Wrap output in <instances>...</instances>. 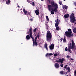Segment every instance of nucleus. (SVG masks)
Returning a JSON list of instances; mask_svg holds the SVG:
<instances>
[{
  "mask_svg": "<svg viewBox=\"0 0 76 76\" xmlns=\"http://www.w3.org/2000/svg\"><path fill=\"white\" fill-rule=\"evenodd\" d=\"M35 13L36 15H39V11L37 10H36L35 11Z\"/></svg>",
  "mask_w": 76,
  "mask_h": 76,
  "instance_id": "17",
  "label": "nucleus"
},
{
  "mask_svg": "<svg viewBox=\"0 0 76 76\" xmlns=\"http://www.w3.org/2000/svg\"><path fill=\"white\" fill-rule=\"evenodd\" d=\"M30 20L31 21H32V19H30Z\"/></svg>",
  "mask_w": 76,
  "mask_h": 76,
  "instance_id": "44",
  "label": "nucleus"
},
{
  "mask_svg": "<svg viewBox=\"0 0 76 76\" xmlns=\"http://www.w3.org/2000/svg\"><path fill=\"white\" fill-rule=\"evenodd\" d=\"M64 58H62V59L61 58H59V61L58 60H57L56 61V62L57 63H61V64L60 65V66L61 67H63V65L62 64L63 63V61H64V60H65Z\"/></svg>",
  "mask_w": 76,
  "mask_h": 76,
  "instance_id": "6",
  "label": "nucleus"
},
{
  "mask_svg": "<svg viewBox=\"0 0 76 76\" xmlns=\"http://www.w3.org/2000/svg\"><path fill=\"white\" fill-rule=\"evenodd\" d=\"M21 12L22 13V11H21Z\"/></svg>",
  "mask_w": 76,
  "mask_h": 76,
  "instance_id": "56",
  "label": "nucleus"
},
{
  "mask_svg": "<svg viewBox=\"0 0 76 76\" xmlns=\"http://www.w3.org/2000/svg\"><path fill=\"white\" fill-rule=\"evenodd\" d=\"M44 0H41V1H44Z\"/></svg>",
  "mask_w": 76,
  "mask_h": 76,
  "instance_id": "51",
  "label": "nucleus"
},
{
  "mask_svg": "<svg viewBox=\"0 0 76 76\" xmlns=\"http://www.w3.org/2000/svg\"><path fill=\"white\" fill-rule=\"evenodd\" d=\"M33 46L34 47V45L37 46L38 45V43L37 42H34V41L33 42Z\"/></svg>",
  "mask_w": 76,
  "mask_h": 76,
  "instance_id": "15",
  "label": "nucleus"
},
{
  "mask_svg": "<svg viewBox=\"0 0 76 76\" xmlns=\"http://www.w3.org/2000/svg\"><path fill=\"white\" fill-rule=\"evenodd\" d=\"M63 38H61L60 39V40L61 41H63Z\"/></svg>",
  "mask_w": 76,
  "mask_h": 76,
  "instance_id": "37",
  "label": "nucleus"
},
{
  "mask_svg": "<svg viewBox=\"0 0 76 76\" xmlns=\"http://www.w3.org/2000/svg\"><path fill=\"white\" fill-rule=\"evenodd\" d=\"M47 44L46 43L45 45H44V46L45 47V48L48 51V48H47Z\"/></svg>",
  "mask_w": 76,
  "mask_h": 76,
  "instance_id": "20",
  "label": "nucleus"
},
{
  "mask_svg": "<svg viewBox=\"0 0 76 76\" xmlns=\"http://www.w3.org/2000/svg\"><path fill=\"white\" fill-rule=\"evenodd\" d=\"M27 34H29V31H28Z\"/></svg>",
  "mask_w": 76,
  "mask_h": 76,
  "instance_id": "46",
  "label": "nucleus"
},
{
  "mask_svg": "<svg viewBox=\"0 0 76 76\" xmlns=\"http://www.w3.org/2000/svg\"><path fill=\"white\" fill-rule=\"evenodd\" d=\"M64 1H66V0H63Z\"/></svg>",
  "mask_w": 76,
  "mask_h": 76,
  "instance_id": "54",
  "label": "nucleus"
},
{
  "mask_svg": "<svg viewBox=\"0 0 76 76\" xmlns=\"http://www.w3.org/2000/svg\"><path fill=\"white\" fill-rule=\"evenodd\" d=\"M68 50V48H67V47H66V48H65V50L66 51H67V50Z\"/></svg>",
  "mask_w": 76,
  "mask_h": 76,
  "instance_id": "34",
  "label": "nucleus"
},
{
  "mask_svg": "<svg viewBox=\"0 0 76 76\" xmlns=\"http://www.w3.org/2000/svg\"><path fill=\"white\" fill-rule=\"evenodd\" d=\"M60 73L61 75H64V74H65V72L63 71H61L60 72Z\"/></svg>",
  "mask_w": 76,
  "mask_h": 76,
  "instance_id": "19",
  "label": "nucleus"
},
{
  "mask_svg": "<svg viewBox=\"0 0 76 76\" xmlns=\"http://www.w3.org/2000/svg\"><path fill=\"white\" fill-rule=\"evenodd\" d=\"M69 17V14H65L64 15V18H67Z\"/></svg>",
  "mask_w": 76,
  "mask_h": 76,
  "instance_id": "16",
  "label": "nucleus"
},
{
  "mask_svg": "<svg viewBox=\"0 0 76 76\" xmlns=\"http://www.w3.org/2000/svg\"><path fill=\"white\" fill-rule=\"evenodd\" d=\"M69 17L70 19V20L71 22V23H74L76 21V19L75 18V16H74V14L73 13L71 14Z\"/></svg>",
  "mask_w": 76,
  "mask_h": 76,
  "instance_id": "5",
  "label": "nucleus"
},
{
  "mask_svg": "<svg viewBox=\"0 0 76 76\" xmlns=\"http://www.w3.org/2000/svg\"><path fill=\"white\" fill-rule=\"evenodd\" d=\"M10 31H13V30H12L11 29H10Z\"/></svg>",
  "mask_w": 76,
  "mask_h": 76,
  "instance_id": "50",
  "label": "nucleus"
},
{
  "mask_svg": "<svg viewBox=\"0 0 76 76\" xmlns=\"http://www.w3.org/2000/svg\"><path fill=\"white\" fill-rule=\"evenodd\" d=\"M37 28H34V29L33 30V32H34L35 33H36V31H37Z\"/></svg>",
  "mask_w": 76,
  "mask_h": 76,
  "instance_id": "27",
  "label": "nucleus"
},
{
  "mask_svg": "<svg viewBox=\"0 0 76 76\" xmlns=\"http://www.w3.org/2000/svg\"><path fill=\"white\" fill-rule=\"evenodd\" d=\"M46 29H47V30H48V26L46 24Z\"/></svg>",
  "mask_w": 76,
  "mask_h": 76,
  "instance_id": "28",
  "label": "nucleus"
},
{
  "mask_svg": "<svg viewBox=\"0 0 76 76\" xmlns=\"http://www.w3.org/2000/svg\"><path fill=\"white\" fill-rule=\"evenodd\" d=\"M74 75H76V70H75V72H74Z\"/></svg>",
  "mask_w": 76,
  "mask_h": 76,
  "instance_id": "39",
  "label": "nucleus"
},
{
  "mask_svg": "<svg viewBox=\"0 0 76 76\" xmlns=\"http://www.w3.org/2000/svg\"><path fill=\"white\" fill-rule=\"evenodd\" d=\"M66 70H68V72L69 73H70V67H68L67 69Z\"/></svg>",
  "mask_w": 76,
  "mask_h": 76,
  "instance_id": "23",
  "label": "nucleus"
},
{
  "mask_svg": "<svg viewBox=\"0 0 76 76\" xmlns=\"http://www.w3.org/2000/svg\"><path fill=\"white\" fill-rule=\"evenodd\" d=\"M67 65H66L64 67V69H66L67 68Z\"/></svg>",
  "mask_w": 76,
  "mask_h": 76,
  "instance_id": "36",
  "label": "nucleus"
},
{
  "mask_svg": "<svg viewBox=\"0 0 76 76\" xmlns=\"http://www.w3.org/2000/svg\"><path fill=\"white\" fill-rule=\"evenodd\" d=\"M53 54L52 53H47L46 54L45 56L46 57H50V56H53Z\"/></svg>",
  "mask_w": 76,
  "mask_h": 76,
  "instance_id": "11",
  "label": "nucleus"
},
{
  "mask_svg": "<svg viewBox=\"0 0 76 76\" xmlns=\"http://www.w3.org/2000/svg\"><path fill=\"white\" fill-rule=\"evenodd\" d=\"M52 38V34L50 31L48 30L46 34V40L48 42H50L51 41Z\"/></svg>",
  "mask_w": 76,
  "mask_h": 76,
  "instance_id": "3",
  "label": "nucleus"
},
{
  "mask_svg": "<svg viewBox=\"0 0 76 76\" xmlns=\"http://www.w3.org/2000/svg\"><path fill=\"white\" fill-rule=\"evenodd\" d=\"M63 41L64 42H66V37L65 36H64V38L63 40Z\"/></svg>",
  "mask_w": 76,
  "mask_h": 76,
  "instance_id": "21",
  "label": "nucleus"
},
{
  "mask_svg": "<svg viewBox=\"0 0 76 76\" xmlns=\"http://www.w3.org/2000/svg\"><path fill=\"white\" fill-rule=\"evenodd\" d=\"M75 53H76V52H75Z\"/></svg>",
  "mask_w": 76,
  "mask_h": 76,
  "instance_id": "57",
  "label": "nucleus"
},
{
  "mask_svg": "<svg viewBox=\"0 0 76 76\" xmlns=\"http://www.w3.org/2000/svg\"><path fill=\"white\" fill-rule=\"evenodd\" d=\"M74 4L75 6H76V2H75L74 3Z\"/></svg>",
  "mask_w": 76,
  "mask_h": 76,
  "instance_id": "40",
  "label": "nucleus"
},
{
  "mask_svg": "<svg viewBox=\"0 0 76 76\" xmlns=\"http://www.w3.org/2000/svg\"><path fill=\"white\" fill-rule=\"evenodd\" d=\"M19 70H21V69L20 68L19 69Z\"/></svg>",
  "mask_w": 76,
  "mask_h": 76,
  "instance_id": "47",
  "label": "nucleus"
},
{
  "mask_svg": "<svg viewBox=\"0 0 76 76\" xmlns=\"http://www.w3.org/2000/svg\"><path fill=\"white\" fill-rule=\"evenodd\" d=\"M46 19L47 20H49V18H48V16H46Z\"/></svg>",
  "mask_w": 76,
  "mask_h": 76,
  "instance_id": "30",
  "label": "nucleus"
},
{
  "mask_svg": "<svg viewBox=\"0 0 76 76\" xmlns=\"http://www.w3.org/2000/svg\"><path fill=\"white\" fill-rule=\"evenodd\" d=\"M55 66L56 69H58L60 67V65L58 63H56L55 64Z\"/></svg>",
  "mask_w": 76,
  "mask_h": 76,
  "instance_id": "9",
  "label": "nucleus"
},
{
  "mask_svg": "<svg viewBox=\"0 0 76 76\" xmlns=\"http://www.w3.org/2000/svg\"><path fill=\"white\" fill-rule=\"evenodd\" d=\"M71 42L72 43H70L68 44V49L67 50V51H68L69 53H71V50L70 49L73 50L74 49L76 48V45L74 42V41L72 40Z\"/></svg>",
  "mask_w": 76,
  "mask_h": 76,
  "instance_id": "2",
  "label": "nucleus"
},
{
  "mask_svg": "<svg viewBox=\"0 0 76 76\" xmlns=\"http://www.w3.org/2000/svg\"><path fill=\"white\" fill-rule=\"evenodd\" d=\"M54 44H52L50 46H49L50 50H53L54 49Z\"/></svg>",
  "mask_w": 76,
  "mask_h": 76,
  "instance_id": "8",
  "label": "nucleus"
},
{
  "mask_svg": "<svg viewBox=\"0 0 76 76\" xmlns=\"http://www.w3.org/2000/svg\"><path fill=\"white\" fill-rule=\"evenodd\" d=\"M29 32H30L29 35H31L32 34V28H30L29 29Z\"/></svg>",
  "mask_w": 76,
  "mask_h": 76,
  "instance_id": "10",
  "label": "nucleus"
},
{
  "mask_svg": "<svg viewBox=\"0 0 76 76\" xmlns=\"http://www.w3.org/2000/svg\"><path fill=\"white\" fill-rule=\"evenodd\" d=\"M56 27V29L57 31H59V30H60V27H59L57 26Z\"/></svg>",
  "mask_w": 76,
  "mask_h": 76,
  "instance_id": "26",
  "label": "nucleus"
},
{
  "mask_svg": "<svg viewBox=\"0 0 76 76\" xmlns=\"http://www.w3.org/2000/svg\"><path fill=\"white\" fill-rule=\"evenodd\" d=\"M37 40L35 39V41H34V42H37Z\"/></svg>",
  "mask_w": 76,
  "mask_h": 76,
  "instance_id": "41",
  "label": "nucleus"
},
{
  "mask_svg": "<svg viewBox=\"0 0 76 76\" xmlns=\"http://www.w3.org/2000/svg\"><path fill=\"white\" fill-rule=\"evenodd\" d=\"M30 37H31V38H32L33 40V42L34 41V38H33V37L32 36V35H30Z\"/></svg>",
  "mask_w": 76,
  "mask_h": 76,
  "instance_id": "24",
  "label": "nucleus"
},
{
  "mask_svg": "<svg viewBox=\"0 0 76 76\" xmlns=\"http://www.w3.org/2000/svg\"><path fill=\"white\" fill-rule=\"evenodd\" d=\"M10 2H11L10 0H8L6 1V3L8 5L10 4Z\"/></svg>",
  "mask_w": 76,
  "mask_h": 76,
  "instance_id": "14",
  "label": "nucleus"
},
{
  "mask_svg": "<svg viewBox=\"0 0 76 76\" xmlns=\"http://www.w3.org/2000/svg\"><path fill=\"white\" fill-rule=\"evenodd\" d=\"M58 25H59V23H55V27H57V26H58Z\"/></svg>",
  "mask_w": 76,
  "mask_h": 76,
  "instance_id": "25",
  "label": "nucleus"
},
{
  "mask_svg": "<svg viewBox=\"0 0 76 76\" xmlns=\"http://www.w3.org/2000/svg\"><path fill=\"white\" fill-rule=\"evenodd\" d=\"M31 5H32V6H34V5H35V3L34 2H32V3H31Z\"/></svg>",
  "mask_w": 76,
  "mask_h": 76,
  "instance_id": "33",
  "label": "nucleus"
},
{
  "mask_svg": "<svg viewBox=\"0 0 76 76\" xmlns=\"http://www.w3.org/2000/svg\"><path fill=\"white\" fill-rule=\"evenodd\" d=\"M57 55H58V54H57V53H55L54 55V57H56V56H57Z\"/></svg>",
  "mask_w": 76,
  "mask_h": 76,
  "instance_id": "31",
  "label": "nucleus"
},
{
  "mask_svg": "<svg viewBox=\"0 0 76 76\" xmlns=\"http://www.w3.org/2000/svg\"><path fill=\"white\" fill-rule=\"evenodd\" d=\"M66 74H67V72L66 73Z\"/></svg>",
  "mask_w": 76,
  "mask_h": 76,
  "instance_id": "52",
  "label": "nucleus"
},
{
  "mask_svg": "<svg viewBox=\"0 0 76 76\" xmlns=\"http://www.w3.org/2000/svg\"><path fill=\"white\" fill-rule=\"evenodd\" d=\"M56 23H59V22H58V20H59L58 19H57V20H56Z\"/></svg>",
  "mask_w": 76,
  "mask_h": 76,
  "instance_id": "29",
  "label": "nucleus"
},
{
  "mask_svg": "<svg viewBox=\"0 0 76 76\" xmlns=\"http://www.w3.org/2000/svg\"><path fill=\"white\" fill-rule=\"evenodd\" d=\"M62 2L61 1H59V4H60V5H61V4H62Z\"/></svg>",
  "mask_w": 76,
  "mask_h": 76,
  "instance_id": "35",
  "label": "nucleus"
},
{
  "mask_svg": "<svg viewBox=\"0 0 76 76\" xmlns=\"http://www.w3.org/2000/svg\"><path fill=\"white\" fill-rule=\"evenodd\" d=\"M27 2H28V3H31V1H29V0H26Z\"/></svg>",
  "mask_w": 76,
  "mask_h": 76,
  "instance_id": "32",
  "label": "nucleus"
},
{
  "mask_svg": "<svg viewBox=\"0 0 76 76\" xmlns=\"http://www.w3.org/2000/svg\"><path fill=\"white\" fill-rule=\"evenodd\" d=\"M73 31L74 33H76V28H74Z\"/></svg>",
  "mask_w": 76,
  "mask_h": 76,
  "instance_id": "22",
  "label": "nucleus"
},
{
  "mask_svg": "<svg viewBox=\"0 0 76 76\" xmlns=\"http://www.w3.org/2000/svg\"><path fill=\"white\" fill-rule=\"evenodd\" d=\"M23 12L24 13V14L26 15H31V13L30 12H28V13H27V11L25 10V8L23 9Z\"/></svg>",
  "mask_w": 76,
  "mask_h": 76,
  "instance_id": "7",
  "label": "nucleus"
},
{
  "mask_svg": "<svg viewBox=\"0 0 76 76\" xmlns=\"http://www.w3.org/2000/svg\"><path fill=\"white\" fill-rule=\"evenodd\" d=\"M62 8L63 9H65L67 10L68 8V7L66 5H63L62 6Z\"/></svg>",
  "mask_w": 76,
  "mask_h": 76,
  "instance_id": "12",
  "label": "nucleus"
},
{
  "mask_svg": "<svg viewBox=\"0 0 76 76\" xmlns=\"http://www.w3.org/2000/svg\"><path fill=\"white\" fill-rule=\"evenodd\" d=\"M58 55H59V54H60L59 53H58V54H57Z\"/></svg>",
  "mask_w": 76,
  "mask_h": 76,
  "instance_id": "49",
  "label": "nucleus"
},
{
  "mask_svg": "<svg viewBox=\"0 0 76 76\" xmlns=\"http://www.w3.org/2000/svg\"><path fill=\"white\" fill-rule=\"evenodd\" d=\"M66 76H69L68 75H67Z\"/></svg>",
  "mask_w": 76,
  "mask_h": 76,
  "instance_id": "55",
  "label": "nucleus"
},
{
  "mask_svg": "<svg viewBox=\"0 0 76 76\" xmlns=\"http://www.w3.org/2000/svg\"><path fill=\"white\" fill-rule=\"evenodd\" d=\"M57 19H58V16L57 17Z\"/></svg>",
  "mask_w": 76,
  "mask_h": 76,
  "instance_id": "48",
  "label": "nucleus"
},
{
  "mask_svg": "<svg viewBox=\"0 0 76 76\" xmlns=\"http://www.w3.org/2000/svg\"><path fill=\"white\" fill-rule=\"evenodd\" d=\"M49 2V3H50V0H47Z\"/></svg>",
  "mask_w": 76,
  "mask_h": 76,
  "instance_id": "43",
  "label": "nucleus"
},
{
  "mask_svg": "<svg viewBox=\"0 0 76 76\" xmlns=\"http://www.w3.org/2000/svg\"><path fill=\"white\" fill-rule=\"evenodd\" d=\"M26 39L28 40L29 39H30V36L29 35H27L26 36Z\"/></svg>",
  "mask_w": 76,
  "mask_h": 76,
  "instance_id": "18",
  "label": "nucleus"
},
{
  "mask_svg": "<svg viewBox=\"0 0 76 76\" xmlns=\"http://www.w3.org/2000/svg\"><path fill=\"white\" fill-rule=\"evenodd\" d=\"M65 34L66 36L68 37L69 38H71L73 36V34L72 30L70 28L68 29V31H66Z\"/></svg>",
  "mask_w": 76,
  "mask_h": 76,
  "instance_id": "4",
  "label": "nucleus"
},
{
  "mask_svg": "<svg viewBox=\"0 0 76 76\" xmlns=\"http://www.w3.org/2000/svg\"><path fill=\"white\" fill-rule=\"evenodd\" d=\"M51 4V5H48V10H49V11H51L50 13L51 15H54V12H57L58 5L56 3H54V1H52Z\"/></svg>",
  "mask_w": 76,
  "mask_h": 76,
  "instance_id": "1",
  "label": "nucleus"
},
{
  "mask_svg": "<svg viewBox=\"0 0 76 76\" xmlns=\"http://www.w3.org/2000/svg\"><path fill=\"white\" fill-rule=\"evenodd\" d=\"M66 57H67L68 58H70V56H69V55H67L66 56Z\"/></svg>",
  "mask_w": 76,
  "mask_h": 76,
  "instance_id": "38",
  "label": "nucleus"
},
{
  "mask_svg": "<svg viewBox=\"0 0 76 76\" xmlns=\"http://www.w3.org/2000/svg\"><path fill=\"white\" fill-rule=\"evenodd\" d=\"M39 33H38L37 34V37L36 36L35 37V39H37V38H38V39H39Z\"/></svg>",
  "mask_w": 76,
  "mask_h": 76,
  "instance_id": "13",
  "label": "nucleus"
},
{
  "mask_svg": "<svg viewBox=\"0 0 76 76\" xmlns=\"http://www.w3.org/2000/svg\"><path fill=\"white\" fill-rule=\"evenodd\" d=\"M18 7H19H19H19V5H18Z\"/></svg>",
  "mask_w": 76,
  "mask_h": 76,
  "instance_id": "45",
  "label": "nucleus"
},
{
  "mask_svg": "<svg viewBox=\"0 0 76 76\" xmlns=\"http://www.w3.org/2000/svg\"><path fill=\"white\" fill-rule=\"evenodd\" d=\"M70 60H74V59L72 58H71Z\"/></svg>",
  "mask_w": 76,
  "mask_h": 76,
  "instance_id": "42",
  "label": "nucleus"
},
{
  "mask_svg": "<svg viewBox=\"0 0 76 76\" xmlns=\"http://www.w3.org/2000/svg\"><path fill=\"white\" fill-rule=\"evenodd\" d=\"M75 24L76 25V23H75Z\"/></svg>",
  "mask_w": 76,
  "mask_h": 76,
  "instance_id": "53",
  "label": "nucleus"
}]
</instances>
